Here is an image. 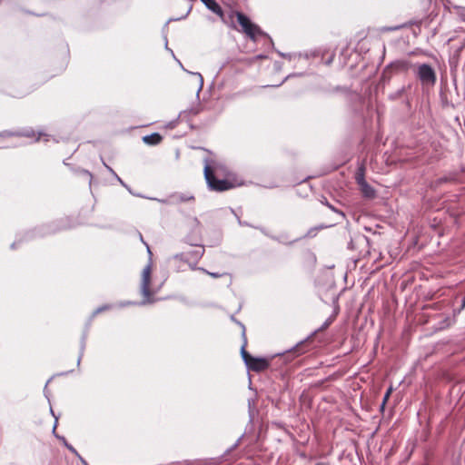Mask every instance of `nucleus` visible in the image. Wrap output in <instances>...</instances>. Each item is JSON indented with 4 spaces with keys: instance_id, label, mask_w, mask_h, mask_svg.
Returning <instances> with one entry per match:
<instances>
[{
    "instance_id": "obj_25",
    "label": "nucleus",
    "mask_w": 465,
    "mask_h": 465,
    "mask_svg": "<svg viewBox=\"0 0 465 465\" xmlns=\"http://www.w3.org/2000/svg\"><path fill=\"white\" fill-rule=\"evenodd\" d=\"M163 37H164V41H165V44H164L165 49H166V50H168V51H170V52H171V54H172V55L173 56V58H175V55H174V54H173V50H172V49H170V48L168 47V40H167V36H166V35H164Z\"/></svg>"
},
{
    "instance_id": "obj_2",
    "label": "nucleus",
    "mask_w": 465,
    "mask_h": 465,
    "mask_svg": "<svg viewBox=\"0 0 465 465\" xmlns=\"http://www.w3.org/2000/svg\"><path fill=\"white\" fill-rule=\"evenodd\" d=\"M415 89L412 84H408L388 94V101L400 105L406 114H414L412 98Z\"/></svg>"
},
{
    "instance_id": "obj_23",
    "label": "nucleus",
    "mask_w": 465,
    "mask_h": 465,
    "mask_svg": "<svg viewBox=\"0 0 465 465\" xmlns=\"http://www.w3.org/2000/svg\"><path fill=\"white\" fill-rule=\"evenodd\" d=\"M391 391H392V388H391V387H390V388L387 390V391H386V393H385V395H384V397H383V401H382L381 407H383V406L385 405L386 401L389 400V398H390V396H391Z\"/></svg>"
},
{
    "instance_id": "obj_29",
    "label": "nucleus",
    "mask_w": 465,
    "mask_h": 465,
    "mask_svg": "<svg viewBox=\"0 0 465 465\" xmlns=\"http://www.w3.org/2000/svg\"><path fill=\"white\" fill-rule=\"evenodd\" d=\"M266 57L267 56L265 54H262L257 55L258 59H263V58H266Z\"/></svg>"
},
{
    "instance_id": "obj_26",
    "label": "nucleus",
    "mask_w": 465,
    "mask_h": 465,
    "mask_svg": "<svg viewBox=\"0 0 465 465\" xmlns=\"http://www.w3.org/2000/svg\"><path fill=\"white\" fill-rule=\"evenodd\" d=\"M203 271L204 272H206L207 274H209L210 276L213 277V278H219V277L222 276V274L217 273V272H207L206 270H203Z\"/></svg>"
},
{
    "instance_id": "obj_15",
    "label": "nucleus",
    "mask_w": 465,
    "mask_h": 465,
    "mask_svg": "<svg viewBox=\"0 0 465 465\" xmlns=\"http://www.w3.org/2000/svg\"><path fill=\"white\" fill-rule=\"evenodd\" d=\"M178 63H179V66H181V68L185 71L186 73L192 74V75H194L196 76L198 79H199V86H198V90H197V95L199 94V93L202 91L203 87V75L198 73V72H191V71H188L184 68V66L183 65V64L175 57L174 58Z\"/></svg>"
},
{
    "instance_id": "obj_20",
    "label": "nucleus",
    "mask_w": 465,
    "mask_h": 465,
    "mask_svg": "<svg viewBox=\"0 0 465 465\" xmlns=\"http://www.w3.org/2000/svg\"><path fill=\"white\" fill-rule=\"evenodd\" d=\"M408 24H402L395 26H383L381 28V32H393L406 27Z\"/></svg>"
},
{
    "instance_id": "obj_33",
    "label": "nucleus",
    "mask_w": 465,
    "mask_h": 465,
    "mask_svg": "<svg viewBox=\"0 0 465 465\" xmlns=\"http://www.w3.org/2000/svg\"><path fill=\"white\" fill-rule=\"evenodd\" d=\"M28 14H31V15H35L34 12H31V11H27Z\"/></svg>"
},
{
    "instance_id": "obj_22",
    "label": "nucleus",
    "mask_w": 465,
    "mask_h": 465,
    "mask_svg": "<svg viewBox=\"0 0 465 465\" xmlns=\"http://www.w3.org/2000/svg\"><path fill=\"white\" fill-rule=\"evenodd\" d=\"M192 9H193V5H190V6H189V8H188V10H187V12L185 13V15H182L181 17H178V18H170V19L165 23V25H164V26H163V29H164L165 27H167L168 24H169L170 22H172V21H178V20H182V19L186 18V17L189 15V14L191 13Z\"/></svg>"
},
{
    "instance_id": "obj_4",
    "label": "nucleus",
    "mask_w": 465,
    "mask_h": 465,
    "mask_svg": "<svg viewBox=\"0 0 465 465\" xmlns=\"http://www.w3.org/2000/svg\"><path fill=\"white\" fill-rule=\"evenodd\" d=\"M242 358L248 370L261 372L267 370L270 366V361L266 358L253 357L246 350L244 345L241 349Z\"/></svg>"
},
{
    "instance_id": "obj_35",
    "label": "nucleus",
    "mask_w": 465,
    "mask_h": 465,
    "mask_svg": "<svg viewBox=\"0 0 465 465\" xmlns=\"http://www.w3.org/2000/svg\"><path fill=\"white\" fill-rule=\"evenodd\" d=\"M147 250H148V252L151 254L152 252H151V250H150V248L148 246H147Z\"/></svg>"
},
{
    "instance_id": "obj_3",
    "label": "nucleus",
    "mask_w": 465,
    "mask_h": 465,
    "mask_svg": "<svg viewBox=\"0 0 465 465\" xmlns=\"http://www.w3.org/2000/svg\"><path fill=\"white\" fill-rule=\"evenodd\" d=\"M413 74L423 88L434 86L437 82L435 68L429 63H416L413 65Z\"/></svg>"
},
{
    "instance_id": "obj_14",
    "label": "nucleus",
    "mask_w": 465,
    "mask_h": 465,
    "mask_svg": "<svg viewBox=\"0 0 465 465\" xmlns=\"http://www.w3.org/2000/svg\"><path fill=\"white\" fill-rule=\"evenodd\" d=\"M178 63H179V66H181V68L185 71L186 73L192 74V75H194L196 76L198 79H199V86H198V90H197V95L199 94V93L202 91L203 87V75L198 73V72H191V71H188L184 68V66L183 65V64L175 57L174 58Z\"/></svg>"
},
{
    "instance_id": "obj_16",
    "label": "nucleus",
    "mask_w": 465,
    "mask_h": 465,
    "mask_svg": "<svg viewBox=\"0 0 465 465\" xmlns=\"http://www.w3.org/2000/svg\"><path fill=\"white\" fill-rule=\"evenodd\" d=\"M178 63H179V66H181V68L185 71L186 73L192 74V75H194L196 76L198 79H199V86H198V90H197V95L199 94V93L202 91L203 87V75L198 73V72H191V71H188L184 68V66L183 65V64L175 57L174 58Z\"/></svg>"
},
{
    "instance_id": "obj_6",
    "label": "nucleus",
    "mask_w": 465,
    "mask_h": 465,
    "mask_svg": "<svg viewBox=\"0 0 465 465\" xmlns=\"http://www.w3.org/2000/svg\"><path fill=\"white\" fill-rule=\"evenodd\" d=\"M200 1L205 5V7L208 10H210L212 13H213L216 15H218L219 17H221V19L224 23H228V20H229L231 23L230 24L231 28H232L234 30H238L236 24L233 20V16H234L233 14L230 13L226 16L221 5L216 0H200Z\"/></svg>"
},
{
    "instance_id": "obj_32",
    "label": "nucleus",
    "mask_w": 465,
    "mask_h": 465,
    "mask_svg": "<svg viewBox=\"0 0 465 465\" xmlns=\"http://www.w3.org/2000/svg\"><path fill=\"white\" fill-rule=\"evenodd\" d=\"M461 306H462L463 308L465 307V297L462 299Z\"/></svg>"
},
{
    "instance_id": "obj_24",
    "label": "nucleus",
    "mask_w": 465,
    "mask_h": 465,
    "mask_svg": "<svg viewBox=\"0 0 465 465\" xmlns=\"http://www.w3.org/2000/svg\"><path fill=\"white\" fill-rule=\"evenodd\" d=\"M318 231V228H312L308 231L306 233V237H313L316 235V232Z\"/></svg>"
},
{
    "instance_id": "obj_34",
    "label": "nucleus",
    "mask_w": 465,
    "mask_h": 465,
    "mask_svg": "<svg viewBox=\"0 0 465 465\" xmlns=\"http://www.w3.org/2000/svg\"><path fill=\"white\" fill-rule=\"evenodd\" d=\"M408 24H409V25H412V24H415V22H414V21H411V22H409Z\"/></svg>"
},
{
    "instance_id": "obj_27",
    "label": "nucleus",
    "mask_w": 465,
    "mask_h": 465,
    "mask_svg": "<svg viewBox=\"0 0 465 465\" xmlns=\"http://www.w3.org/2000/svg\"><path fill=\"white\" fill-rule=\"evenodd\" d=\"M445 5H450L455 9L461 8V6L452 4L450 0H445Z\"/></svg>"
},
{
    "instance_id": "obj_11",
    "label": "nucleus",
    "mask_w": 465,
    "mask_h": 465,
    "mask_svg": "<svg viewBox=\"0 0 465 465\" xmlns=\"http://www.w3.org/2000/svg\"><path fill=\"white\" fill-rule=\"evenodd\" d=\"M353 101L356 102L361 109L359 112H357L356 116H365L364 115V109H366L367 114H371V109L372 108L371 103L369 101H366V99L359 94L353 95Z\"/></svg>"
},
{
    "instance_id": "obj_8",
    "label": "nucleus",
    "mask_w": 465,
    "mask_h": 465,
    "mask_svg": "<svg viewBox=\"0 0 465 465\" xmlns=\"http://www.w3.org/2000/svg\"><path fill=\"white\" fill-rule=\"evenodd\" d=\"M413 65H414V64H412L411 62H410L407 59H396L394 61H391L385 66V68L383 70V74H386L388 72L389 73L406 72L411 68L413 70Z\"/></svg>"
},
{
    "instance_id": "obj_7",
    "label": "nucleus",
    "mask_w": 465,
    "mask_h": 465,
    "mask_svg": "<svg viewBox=\"0 0 465 465\" xmlns=\"http://www.w3.org/2000/svg\"><path fill=\"white\" fill-rule=\"evenodd\" d=\"M151 273L152 265L149 263L143 268L142 272L141 292L144 298V302H153V300L151 299L153 292L150 289Z\"/></svg>"
},
{
    "instance_id": "obj_1",
    "label": "nucleus",
    "mask_w": 465,
    "mask_h": 465,
    "mask_svg": "<svg viewBox=\"0 0 465 465\" xmlns=\"http://www.w3.org/2000/svg\"><path fill=\"white\" fill-rule=\"evenodd\" d=\"M235 16L236 23L241 26L239 31L244 34L246 37L253 42H255L258 37H263L268 40L272 47L274 46L272 37L263 31L259 25L252 22L250 16L242 11H237Z\"/></svg>"
},
{
    "instance_id": "obj_31",
    "label": "nucleus",
    "mask_w": 465,
    "mask_h": 465,
    "mask_svg": "<svg viewBox=\"0 0 465 465\" xmlns=\"http://www.w3.org/2000/svg\"><path fill=\"white\" fill-rule=\"evenodd\" d=\"M68 449L73 451V452H75V450L72 447V446H68Z\"/></svg>"
},
{
    "instance_id": "obj_28",
    "label": "nucleus",
    "mask_w": 465,
    "mask_h": 465,
    "mask_svg": "<svg viewBox=\"0 0 465 465\" xmlns=\"http://www.w3.org/2000/svg\"><path fill=\"white\" fill-rule=\"evenodd\" d=\"M277 53L282 58L290 57V54L282 53V52H280V51H277Z\"/></svg>"
},
{
    "instance_id": "obj_18",
    "label": "nucleus",
    "mask_w": 465,
    "mask_h": 465,
    "mask_svg": "<svg viewBox=\"0 0 465 465\" xmlns=\"http://www.w3.org/2000/svg\"><path fill=\"white\" fill-rule=\"evenodd\" d=\"M23 134L26 137L35 139V141H39L42 137L46 136L45 133L41 131L35 132L34 130L25 131Z\"/></svg>"
},
{
    "instance_id": "obj_30",
    "label": "nucleus",
    "mask_w": 465,
    "mask_h": 465,
    "mask_svg": "<svg viewBox=\"0 0 465 465\" xmlns=\"http://www.w3.org/2000/svg\"><path fill=\"white\" fill-rule=\"evenodd\" d=\"M332 61H333V56H331V57L328 59V61H327V63H326V64H331L332 63Z\"/></svg>"
},
{
    "instance_id": "obj_12",
    "label": "nucleus",
    "mask_w": 465,
    "mask_h": 465,
    "mask_svg": "<svg viewBox=\"0 0 465 465\" xmlns=\"http://www.w3.org/2000/svg\"><path fill=\"white\" fill-rule=\"evenodd\" d=\"M163 140V137L158 133H153L149 135L143 137V142L148 145L159 144Z\"/></svg>"
},
{
    "instance_id": "obj_10",
    "label": "nucleus",
    "mask_w": 465,
    "mask_h": 465,
    "mask_svg": "<svg viewBox=\"0 0 465 465\" xmlns=\"http://www.w3.org/2000/svg\"><path fill=\"white\" fill-rule=\"evenodd\" d=\"M317 90L325 94H333L338 93L347 94L349 93V88L342 85L333 86L331 84H322L317 87Z\"/></svg>"
},
{
    "instance_id": "obj_19",
    "label": "nucleus",
    "mask_w": 465,
    "mask_h": 465,
    "mask_svg": "<svg viewBox=\"0 0 465 465\" xmlns=\"http://www.w3.org/2000/svg\"><path fill=\"white\" fill-rule=\"evenodd\" d=\"M409 56H416V55H424V56H432V54L429 51L423 50L421 48H416L408 53Z\"/></svg>"
},
{
    "instance_id": "obj_21",
    "label": "nucleus",
    "mask_w": 465,
    "mask_h": 465,
    "mask_svg": "<svg viewBox=\"0 0 465 465\" xmlns=\"http://www.w3.org/2000/svg\"><path fill=\"white\" fill-rule=\"evenodd\" d=\"M356 182L358 185H361L364 183H366V180L364 178V168L361 167L358 170V173H356Z\"/></svg>"
},
{
    "instance_id": "obj_17",
    "label": "nucleus",
    "mask_w": 465,
    "mask_h": 465,
    "mask_svg": "<svg viewBox=\"0 0 465 465\" xmlns=\"http://www.w3.org/2000/svg\"><path fill=\"white\" fill-rule=\"evenodd\" d=\"M359 186L364 197L373 198L375 196L374 189L367 182Z\"/></svg>"
},
{
    "instance_id": "obj_9",
    "label": "nucleus",
    "mask_w": 465,
    "mask_h": 465,
    "mask_svg": "<svg viewBox=\"0 0 465 465\" xmlns=\"http://www.w3.org/2000/svg\"><path fill=\"white\" fill-rule=\"evenodd\" d=\"M204 250L203 247H197L191 251L182 252L180 254H176L174 256L175 259H179L181 261H184L189 263L196 264L201 257L203 255Z\"/></svg>"
},
{
    "instance_id": "obj_5",
    "label": "nucleus",
    "mask_w": 465,
    "mask_h": 465,
    "mask_svg": "<svg viewBox=\"0 0 465 465\" xmlns=\"http://www.w3.org/2000/svg\"><path fill=\"white\" fill-rule=\"evenodd\" d=\"M204 177L209 188L213 191L223 192L233 187L232 183L225 179H217L213 169L206 162L204 165Z\"/></svg>"
},
{
    "instance_id": "obj_13",
    "label": "nucleus",
    "mask_w": 465,
    "mask_h": 465,
    "mask_svg": "<svg viewBox=\"0 0 465 465\" xmlns=\"http://www.w3.org/2000/svg\"><path fill=\"white\" fill-rule=\"evenodd\" d=\"M202 111H203V106L200 104H198L196 105H191L187 109L179 112L177 116L178 117L188 116V114H191L196 115V114H199L200 113H202Z\"/></svg>"
}]
</instances>
